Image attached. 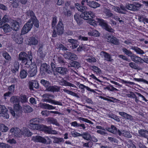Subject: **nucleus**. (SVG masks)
<instances>
[{"label":"nucleus","mask_w":148,"mask_h":148,"mask_svg":"<svg viewBox=\"0 0 148 148\" xmlns=\"http://www.w3.org/2000/svg\"><path fill=\"white\" fill-rule=\"evenodd\" d=\"M33 58L32 55L31 51H28V54L24 52H21L18 55V60L21 61V63H24L25 67L29 68V64L32 63Z\"/></svg>","instance_id":"nucleus-1"},{"label":"nucleus","mask_w":148,"mask_h":148,"mask_svg":"<svg viewBox=\"0 0 148 148\" xmlns=\"http://www.w3.org/2000/svg\"><path fill=\"white\" fill-rule=\"evenodd\" d=\"M96 20L97 21L92 19H90L87 20V22L94 26H95L97 25V22H98L99 25L107 31L110 32H114V30L110 26H109L105 21L99 18H97Z\"/></svg>","instance_id":"nucleus-2"},{"label":"nucleus","mask_w":148,"mask_h":148,"mask_svg":"<svg viewBox=\"0 0 148 148\" xmlns=\"http://www.w3.org/2000/svg\"><path fill=\"white\" fill-rule=\"evenodd\" d=\"M123 52L128 57H130L131 60L136 63H143V60L140 57L133 53L132 52L125 48L122 49Z\"/></svg>","instance_id":"nucleus-3"},{"label":"nucleus","mask_w":148,"mask_h":148,"mask_svg":"<svg viewBox=\"0 0 148 148\" xmlns=\"http://www.w3.org/2000/svg\"><path fill=\"white\" fill-rule=\"evenodd\" d=\"M42 97L43 98L42 101L43 102H46L50 103L51 104L55 105H58L62 106V103L60 101H56L55 100L50 99V98H53L54 96L51 94L46 93L42 95Z\"/></svg>","instance_id":"nucleus-4"},{"label":"nucleus","mask_w":148,"mask_h":148,"mask_svg":"<svg viewBox=\"0 0 148 148\" xmlns=\"http://www.w3.org/2000/svg\"><path fill=\"white\" fill-rule=\"evenodd\" d=\"M32 140L36 142H40L45 144H50L51 143V141L48 136L43 138L39 136H33Z\"/></svg>","instance_id":"nucleus-5"},{"label":"nucleus","mask_w":148,"mask_h":148,"mask_svg":"<svg viewBox=\"0 0 148 148\" xmlns=\"http://www.w3.org/2000/svg\"><path fill=\"white\" fill-rule=\"evenodd\" d=\"M21 107L18 104H16L14 109L10 110V112L12 116L16 118L21 116Z\"/></svg>","instance_id":"nucleus-6"},{"label":"nucleus","mask_w":148,"mask_h":148,"mask_svg":"<svg viewBox=\"0 0 148 148\" xmlns=\"http://www.w3.org/2000/svg\"><path fill=\"white\" fill-rule=\"evenodd\" d=\"M33 26V22L29 20L24 26L22 31L21 34H25L28 33L31 29Z\"/></svg>","instance_id":"nucleus-7"},{"label":"nucleus","mask_w":148,"mask_h":148,"mask_svg":"<svg viewBox=\"0 0 148 148\" xmlns=\"http://www.w3.org/2000/svg\"><path fill=\"white\" fill-rule=\"evenodd\" d=\"M8 111L7 108L4 105H0V114L3 117L7 119L9 118V115L7 112Z\"/></svg>","instance_id":"nucleus-8"},{"label":"nucleus","mask_w":148,"mask_h":148,"mask_svg":"<svg viewBox=\"0 0 148 148\" xmlns=\"http://www.w3.org/2000/svg\"><path fill=\"white\" fill-rule=\"evenodd\" d=\"M10 132L14 136L17 137L21 136V130L16 127L12 128L10 130Z\"/></svg>","instance_id":"nucleus-9"},{"label":"nucleus","mask_w":148,"mask_h":148,"mask_svg":"<svg viewBox=\"0 0 148 148\" xmlns=\"http://www.w3.org/2000/svg\"><path fill=\"white\" fill-rule=\"evenodd\" d=\"M81 16L84 19L88 20L90 17L94 18L95 17V14L91 11L86 12L82 13Z\"/></svg>","instance_id":"nucleus-10"},{"label":"nucleus","mask_w":148,"mask_h":148,"mask_svg":"<svg viewBox=\"0 0 148 148\" xmlns=\"http://www.w3.org/2000/svg\"><path fill=\"white\" fill-rule=\"evenodd\" d=\"M30 65H29L30 67V70L29 71V73L31 77H33L34 76L36 73V67L35 64L33 63H31Z\"/></svg>","instance_id":"nucleus-11"},{"label":"nucleus","mask_w":148,"mask_h":148,"mask_svg":"<svg viewBox=\"0 0 148 148\" xmlns=\"http://www.w3.org/2000/svg\"><path fill=\"white\" fill-rule=\"evenodd\" d=\"M21 23V20L20 19H18L17 21H13L12 24L11 28L16 31L18 30L20 27L19 25Z\"/></svg>","instance_id":"nucleus-12"},{"label":"nucleus","mask_w":148,"mask_h":148,"mask_svg":"<svg viewBox=\"0 0 148 148\" xmlns=\"http://www.w3.org/2000/svg\"><path fill=\"white\" fill-rule=\"evenodd\" d=\"M106 38L107 39L108 42H111L115 45H118L119 44V40L113 36H108Z\"/></svg>","instance_id":"nucleus-13"},{"label":"nucleus","mask_w":148,"mask_h":148,"mask_svg":"<svg viewBox=\"0 0 148 148\" xmlns=\"http://www.w3.org/2000/svg\"><path fill=\"white\" fill-rule=\"evenodd\" d=\"M38 107L42 108L49 110L55 109L56 108V107L49 104L42 103H40L39 104Z\"/></svg>","instance_id":"nucleus-14"},{"label":"nucleus","mask_w":148,"mask_h":148,"mask_svg":"<svg viewBox=\"0 0 148 148\" xmlns=\"http://www.w3.org/2000/svg\"><path fill=\"white\" fill-rule=\"evenodd\" d=\"M68 71L66 68L63 67H58L55 69V71L62 75L66 74L68 72Z\"/></svg>","instance_id":"nucleus-15"},{"label":"nucleus","mask_w":148,"mask_h":148,"mask_svg":"<svg viewBox=\"0 0 148 148\" xmlns=\"http://www.w3.org/2000/svg\"><path fill=\"white\" fill-rule=\"evenodd\" d=\"M27 42V44L29 45H36L38 42V40L34 37L28 38L26 40Z\"/></svg>","instance_id":"nucleus-16"},{"label":"nucleus","mask_w":148,"mask_h":148,"mask_svg":"<svg viewBox=\"0 0 148 148\" xmlns=\"http://www.w3.org/2000/svg\"><path fill=\"white\" fill-rule=\"evenodd\" d=\"M59 83L61 86H69L74 88L76 87L75 85L67 82L63 78H62L61 80L59 81Z\"/></svg>","instance_id":"nucleus-17"},{"label":"nucleus","mask_w":148,"mask_h":148,"mask_svg":"<svg viewBox=\"0 0 148 148\" xmlns=\"http://www.w3.org/2000/svg\"><path fill=\"white\" fill-rule=\"evenodd\" d=\"M12 37L16 43L20 44L23 42V39L21 35L15 34Z\"/></svg>","instance_id":"nucleus-18"},{"label":"nucleus","mask_w":148,"mask_h":148,"mask_svg":"<svg viewBox=\"0 0 148 148\" xmlns=\"http://www.w3.org/2000/svg\"><path fill=\"white\" fill-rule=\"evenodd\" d=\"M33 133L27 128L23 127L21 129V136L23 135L25 136H31Z\"/></svg>","instance_id":"nucleus-19"},{"label":"nucleus","mask_w":148,"mask_h":148,"mask_svg":"<svg viewBox=\"0 0 148 148\" xmlns=\"http://www.w3.org/2000/svg\"><path fill=\"white\" fill-rule=\"evenodd\" d=\"M57 33L58 34L60 35L63 34L64 32V27L63 24L61 21L58 22L57 27Z\"/></svg>","instance_id":"nucleus-20"},{"label":"nucleus","mask_w":148,"mask_h":148,"mask_svg":"<svg viewBox=\"0 0 148 148\" xmlns=\"http://www.w3.org/2000/svg\"><path fill=\"white\" fill-rule=\"evenodd\" d=\"M100 55L101 57H104L105 60L109 62H111L113 60L111 56L108 53L103 51H101L100 53Z\"/></svg>","instance_id":"nucleus-21"},{"label":"nucleus","mask_w":148,"mask_h":148,"mask_svg":"<svg viewBox=\"0 0 148 148\" xmlns=\"http://www.w3.org/2000/svg\"><path fill=\"white\" fill-rule=\"evenodd\" d=\"M29 88L31 90H33L34 88L38 89L39 88V84L38 82L36 80H33L29 83Z\"/></svg>","instance_id":"nucleus-22"},{"label":"nucleus","mask_w":148,"mask_h":148,"mask_svg":"<svg viewBox=\"0 0 148 148\" xmlns=\"http://www.w3.org/2000/svg\"><path fill=\"white\" fill-rule=\"evenodd\" d=\"M118 134L119 136H123L127 138H131L132 137V136L130 132L126 130H123L121 132L118 130Z\"/></svg>","instance_id":"nucleus-23"},{"label":"nucleus","mask_w":148,"mask_h":148,"mask_svg":"<svg viewBox=\"0 0 148 148\" xmlns=\"http://www.w3.org/2000/svg\"><path fill=\"white\" fill-rule=\"evenodd\" d=\"M43 120L44 119L41 118H33L30 120L29 124H38L42 123Z\"/></svg>","instance_id":"nucleus-24"},{"label":"nucleus","mask_w":148,"mask_h":148,"mask_svg":"<svg viewBox=\"0 0 148 148\" xmlns=\"http://www.w3.org/2000/svg\"><path fill=\"white\" fill-rule=\"evenodd\" d=\"M119 114L122 117L126 119H127L131 121H132L134 119L133 117L132 116L126 112H119Z\"/></svg>","instance_id":"nucleus-25"},{"label":"nucleus","mask_w":148,"mask_h":148,"mask_svg":"<svg viewBox=\"0 0 148 148\" xmlns=\"http://www.w3.org/2000/svg\"><path fill=\"white\" fill-rule=\"evenodd\" d=\"M138 132L139 136L140 137L146 138L148 135V131L144 129L139 130Z\"/></svg>","instance_id":"nucleus-26"},{"label":"nucleus","mask_w":148,"mask_h":148,"mask_svg":"<svg viewBox=\"0 0 148 148\" xmlns=\"http://www.w3.org/2000/svg\"><path fill=\"white\" fill-rule=\"evenodd\" d=\"M41 125L39 124H29V128L33 130H40Z\"/></svg>","instance_id":"nucleus-27"},{"label":"nucleus","mask_w":148,"mask_h":148,"mask_svg":"<svg viewBox=\"0 0 148 148\" xmlns=\"http://www.w3.org/2000/svg\"><path fill=\"white\" fill-rule=\"evenodd\" d=\"M88 5L90 7L94 8H96L100 6V5L97 2L94 1H90L88 3Z\"/></svg>","instance_id":"nucleus-28"},{"label":"nucleus","mask_w":148,"mask_h":148,"mask_svg":"<svg viewBox=\"0 0 148 148\" xmlns=\"http://www.w3.org/2000/svg\"><path fill=\"white\" fill-rule=\"evenodd\" d=\"M40 131H44L45 133L49 134L51 127L50 126H47L43 125L41 124Z\"/></svg>","instance_id":"nucleus-29"},{"label":"nucleus","mask_w":148,"mask_h":148,"mask_svg":"<svg viewBox=\"0 0 148 148\" xmlns=\"http://www.w3.org/2000/svg\"><path fill=\"white\" fill-rule=\"evenodd\" d=\"M19 67V63L17 61H15L14 62V66L11 68V71L13 73H15L16 71H18Z\"/></svg>","instance_id":"nucleus-30"},{"label":"nucleus","mask_w":148,"mask_h":148,"mask_svg":"<svg viewBox=\"0 0 148 148\" xmlns=\"http://www.w3.org/2000/svg\"><path fill=\"white\" fill-rule=\"evenodd\" d=\"M131 49L134 50L137 54L143 55L145 53L142 50L137 47L132 46L131 48Z\"/></svg>","instance_id":"nucleus-31"},{"label":"nucleus","mask_w":148,"mask_h":148,"mask_svg":"<svg viewBox=\"0 0 148 148\" xmlns=\"http://www.w3.org/2000/svg\"><path fill=\"white\" fill-rule=\"evenodd\" d=\"M47 122L49 123L52 124L58 127L60 126V125L58 122L57 120L53 118H48Z\"/></svg>","instance_id":"nucleus-32"},{"label":"nucleus","mask_w":148,"mask_h":148,"mask_svg":"<svg viewBox=\"0 0 148 148\" xmlns=\"http://www.w3.org/2000/svg\"><path fill=\"white\" fill-rule=\"evenodd\" d=\"M51 138L53 139V142L54 143L60 144L64 141V139L62 138H58L55 136H52Z\"/></svg>","instance_id":"nucleus-33"},{"label":"nucleus","mask_w":148,"mask_h":148,"mask_svg":"<svg viewBox=\"0 0 148 148\" xmlns=\"http://www.w3.org/2000/svg\"><path fill=\"white\" fill-rule=\"evenodd\" d=\"M68 41L71 43L73 49H75L77 47L78 44L77 40L72 39H68Z\"/></svg>","instance_id":"nucleus-34"},{"label":"nucleus","mask_w":148,"mask_h":148,"mask_svg":"<svg viewBox=\"0 0 148 148\" xmlns=\"http://www.w3.org/2000/svg\"><path fill=\"white\" fill-rule=\"evenodd\" d=\"M47 90L49 91L58 92L60 90V88L57 86H50L46 87Z\"/></svg>","instance_id":"nucleus-35"},{"label":"nucleus","mask_w":148,"mask_h":148,"mask_svg":"<svg viewBox=\"0 0 148 148\" xmlns=\"http://www.w3.org/2000/svg\"><path fill=\"white\" fill-rule=\"evenodd\" d=\"M84 139L88 140H90L91 138V136L88 132H84L83 134H81V136Z\"/></svg>","instance_id":"nucleus-36"},{"label":"nucleus","mask_w":148,"mask_h":148,"mask_svg":"<svg viewBox=\"0 0 148 148\" xmlns=\"http://www.w3.org/2000/svg\"><path fill=\"white\" fill-rule=\"evenodd\" d=\"M26 13L28 18L30 17L31 18L29 20L31 21L35 18L34 14L32 11L29 10L26 12Z\"/></svg>","instance_id":"nucleus-37"},{"label":"nucleus","mask_w":148,"mask_h":148,"mask_svg":"<svg viewBox=\"0 0 148 148\" xmlns=\"http://www.w3.org/2000/svg\"><path fill=\"white\" fill-rule=\"evenodd\" d=\"M88 34L90 36L96 37L99 36V32L97 30L95 29L90 31L88 33Z\"/></svg>","instance_id":"nucleus-38"},{"label":"nucleus","mask_w":148,"mask_h":148,"mask_svg":"<svg viewBox=\"0 0 148 148\" xmlns=\"http://www.w3.org/2000/svg\"><path fill=\"white\" fill-rule=\"evenodd\" d=\"M2 28L5 33H7L10 32L11 31L12 29L11 27L8 24L6 23L5 24L2 26Z\"/></svg>","instance_id":"nucleus-39"},{"label":"nucleus","mask_w":148,"mask_h":148,"mask_svg":"<svg viewBox=\"0 0 148 148\" xmlns=\"http://www.w3.org/2000/svg\"><path fill=\"white\" fill-rule=\"evenodd\" d=\"M107 130L109 132L114 134H116L117 133L118 134L116 128L113 125H112L111 127L108 128Z\"/></svg>","instance_id":"nucleus-40"},{"label":"nucleus","mask_w":148,"mask_h":148,"mask_svg":"<svg viewBox=\"0 0 148 148\" xmlns=\"http://www.w3.org/2000/svg\"><path fill=\"white\" fill-rule=\"evenodd\" d=\"M91 69L94 72H96L97 75L100 74L101 73V70L98 67L95 66H91Z\"/></svg>","instance_id":"nucleus-41"},{"label":"nucleus","mask_w":148,"mask_h":148,"mask_svg":"<svg viewBox=\"0 0 148 148\" xmlns=\"http://www.w3.org/2000/svg\"><path fill=\"white\" fill-rule=\"evenodd\" d=\"M79 88L81 89H84L86 88L87 90L90 92H95L94 90L90 89V88L88 86H86L83 84H79Z\"/></svg>","instance_id":"nucleus-42"},{"label":"nucleus","mask_w":148,"mask_h":148,"mask_svg":"<svg viewBox=\"0 0 148 148\" xmlns=\"http://www.w3.org/2000/svg\"><path fill=\"white\" fill-rule=\"evenodd\" d=\"M19 100L22 103H25L27 101V97L25 95H21L19 97Z\"/></svg>","instance_id":"nucleus-43"},{"label":"nucleus","mask_w":148,"mask_h":148,"mask_svg":"<svg viewBox=\"0 0 148 148\" xmlns=\"http://www.w3.org/2000/svg\"><path fill=\"white\" fill-rule=\"evenodd\" d=\"M6 140L7 142L11 145L15 144L16 143V140L13 138H11L10 136H9L8 138H6Z\"/></svg>","instance_id":"nucleus-44"},{"label":"nucleus","mask_w":148,"mask_h":148,"mask_svg":"<svg viewBox=\"0 0 148 148\" xmlns=\"http://www.w3.org/2000/svg\"><path fill=\"white\" fill-rule=\"evenodd\" d=\"M2 56L3 57L8 61H10L12 58L9 54L6 52H4L3 53Z\"/></svg>","instance_id":"nucleus-45"},{"label":"nucleus","mask_w":148,"mask_h":148,"mask_svg":"<svg viewBox=\"0 0 148 148\" xmlns=\"http://www.w3.org/2000/svg\"><path fill=\"white\" fill-rule=\"evenodd\" d=\"M8 130V127L3 124H0V130L3 132H5Z\"/></svg>","instance_id":"nucleus-46"},{"label":"nucleus","mask_w":148,"mask_h":148,"mask_svg":"<svg viewBox=\"0 0 148 148\" xmlns=\"http://www.w3.org/2000/svg\"><path fill=\"white\" fill-rule=\"evenodd\" d=\"M19 101V97L16 96L12 97L10 99V101L13 103H17Z\"/></svg>","instance_id":"nucleus-47"},{"label":"nucleus","mask_w":148,"mask_h":148,"mask_svg":"<svg viewBox=\"0 0 148 148\" xmlns=\"http://www.w3.org/2000/svg\"><path fill=\"white\" fill-rule=\"evenodd\" d=\"M55 59L56 60V61L58 62L59 63L64 64L65 63L63 58L61 56H57L55 58Z\"/></svg>","instance_id":"nucleus-48"},{"label":"nucleus","mask_w":148,"mask_h":148,"mask_svg":"<svg viewBox=\"0 0 148 148\" xmlns=\"http://www.w3.org/2000/svg\"><path fill=\"white\" fill-rule=\"evenodd\" d=\"M63 90L65 92L67 93L68 94H69L70 95H71L74 96L76 97H77V95L76 93L74 92H73L71 91L67 90L66 89H63Z\"/></svg>","instance_id":"nucleus-49"},{"label":"nucleus","mask_w":148,"mask_h":148,"mask_svg":"<svg viewBox=\"0 0 148 148\" xmlns=\"http://www.w3.org/2000/svg\"><path fill=\"white\" fill-rule=\"evenodd\" d=\"M27 75V72L23 70L21 71L20 73V77L21 79H24L26 77Z\"/></svg>","instance_id":"nucleus-50"},{"label":"nucleus","mask_w":148,"mask_h":148,"mask_svg":"<svg viewBox=\"0 0 148 148\" xmlns=\"http://www.w3.org/2000/svg\"><path fill=\"white\" fill-rule=\"evenodd\" d=\"M40 82L43 86L46 88L48 87V86L50 85V84L49 82L43 79H41Z\"/></svg>","instance_id":"nucleus-51"},{"label":"nucleus","mask_w":148,"mask_h":148,"mask_svg":"<svg viewBox=\"0 0 148 148\" xmlns=\"http://www.w3.org/2000/svg\"><path fill=\"white\" fill-rule=\"evenodd\" d=\"M24 110L27 112H32L33 109L29 106H25L24 107Z\"/></svg>","instance_id":"nucleus-52"},{"label":"nucleus","mask_w":148,"mask_h":148,"mask_svg":"<svg viewBox=\"0 0 148 148\" xmlns=\"http://www.w3.org/2000/svg\"><path fill=\"white\" fill-rule=\"evenodd\" d=\"M75 19L78 24H80L81 22L80 15L78 14H76L74 16Z\"/></svg>","instance_id":"nucleus-53"},{"label":"nucleus","mask_w":148,"mask_h":148,"mask_svg":"<svg viewBox=\"0 0 148 148\" xmlns=\"http://www.w3.org/2000/svg\"><path fill=\"white\" fill-rule=\"evenodd\" d=\"M49 68V66L46 64L44 63L42 64L40 67V70L43 72H45L47 68Z\"/></svg>","instance_id":"nucleus-54"},{"label":"nucleus","mask_w":148,"mask_h":148,"mask_svg":"<svg viewBox=\"0 0 148 148\" xmlns=\"http://www.w3.org/2000/svg\"><path fill=\"white\" fill-rule=\"evenodd\" d=\"M134 79L136 81L138 82H142L144 83H145L147 84H148V81L147 80L144 79L143 78H134Z\"/></svg>","instance_id":"nucleus-55"},{"label":"nucleus","mask_w":148,"mask_h":148,"mask_svg":"<svg viewBox=\"0 0 148 148\" xmlns=\"http://www.w3.org/2000/svg\"><path fill=\"white\" fill-rule=\"evenodd\" d=\"M126 8L130 10L135 11V9L134 8V5L133 4H126Z\"/></svg>","instance_id":"nucleus-56"},{"label":"nucleus","mask_w":148,"mask_h":148,"mask_svg":"<svg viewBox=\"0 0 148 148\" xmlns=\"http://www.w3.org/2000/svg\"><path fill=\"white\" fill-rule=\"evenodd\" d=\"M86 60L90 63L95 62L97 61L96 58L93 57H90L86 59Z\"/></svg>","instance_id":"nucleus-57"},{"label":"nucleus","mask_w":148,"mask_h":148,"mask_svg":"<svg viewBox=\"0 0 148 148\" xmlns=\"http://www.w3.org/2000/svg\"><path fill=\"white\" fill-rule=\"evenodd\" d=\"M31 22H33V25L34 24V26L36 27H38L39 26L38 21L36 18L31 20Z\"/></svg>","instance_id":"nucleus-58"},{"label":"nucleus","mask_w":148,"mask_h":148,"mask_svg":"<svg viewBox=\"0 0 148 148\" xmlns=\"http://www.w3.org/2000/svg\"><path fill=\"white\" fill-rule=\"evenodd\" d=\"M129 65L132 68L137 69H138V66L136 65V64L133 62H131L129 63Z\"/></svg>","instance_id":"nucleus-59"},{"label":"nucleus","mask_w":148,"mask_h":148,"mask_svg":"<svg viewBox=\"0 0 148 148\" xmlns=\"http://www.w3.org/2000/svg\"><path fill=\"white\" fill-rule=\"evenodd\" d=\"M78 119L79 120L91 124H93V123H92L90 121L84 118L83 117H79L78 118Z\"/></svg>","instance_id":"nucleus-60"},{"label":"nucleus","mask_w":148,"mask_h":148,"mask_svg":"<svg viewBox=\"0 0 148 148\" xmlns=\"http://www.w3.org/2000/svg\"><path fill=\"white\" fill-rule=\"evenodd\" d=\"M71 135L73 137H76L77 136H81V134L77 132L76 131H71Z\"/></svg>","instance_id":"nucleus-61"},{"label":"nucleus","mask_w":148,"mask_h":148,"mask_svg":"<svg viewBox=\"0 0 148 148\" xmlns=\"http://www.w3.org/2000/svg\"><path fill=\"white\" fill-rule=\"evenodd\" d=\"M105 13L107 16V17H106V18L110 17L112 16L113 15V14L111 13V11L108 9H106Z\"/></svg>","instance_id":"nucleus-62"},{"label":"nucleus","mask_w":148,"mask_h":148,"mask_svg":"<svg viewBox=\"0 0 148 148\" xmlns=\"http://www.w3.org/2000/svg\"><path fill=\"white\" fill-rule=\"evenodd\" d=\"M83 143V146L84 147H91L92 146V143L90 141L88 143Z\"/></svg>","instance_id":"nucleus-63"},{"label":"nucleus","mask_w":148,"mask_h":148,"mask_svg":"<svg viewBox=\"0 0 148 148\" xmlns=\"http://www.w3.org/2000/svg\"><path fill=\"white\" fill-rule=\"evenodd\" d=\"M129 93L126 95L127 96L131 98H134V97H135L136 95L134 92L130 91Z\"/></svg>","instance_id":"nucleus-64"}]
</instances>
